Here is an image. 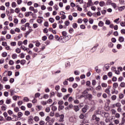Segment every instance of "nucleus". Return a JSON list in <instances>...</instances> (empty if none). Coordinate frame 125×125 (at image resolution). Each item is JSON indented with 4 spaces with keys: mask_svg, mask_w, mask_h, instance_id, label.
Masks as SVG:
<instances>
[{
    "mask_svg": "<svg viewBox=\"0 0 125 125\" xmlns=\"http://www.w3.org/2000/svg\"><path fill=\"white\" fill-rule=\"evenodd\" d=\"M10 103H11V99H7L6 100V104H10Z\"/></svg>",
    "mask_w": 125,
    "mask_h": 125,
    "instance_id": "obj_21",
    "label": "nucleus"
},
{
    "mask_svg": "<svg viewBox=\"0 0 125 125\" xmlns=\"http://www.w3.org/2000/svg\"><path fill=\"white\" fill-rule=\"evenodd\" d=\"M87 107H88V106L85 105V107L82 109L83 113H86V111L87 110Z\"/></svg>",
    "mask_w": 125,
    "mask_h": 125,
    "instance_id": "obj_12",
    "label": "nucleus"
},
{
    "mask_svg": "<svg viewBox=\"0 0 125 125\" xmlns=\"http://www.w3.org/2000/svg\"><path fill=\"white\" fill-rule=\"evenodd\" d=\"M105 24L106 25H110V24H111V21H110V20H107L105 21Z\"/></svg>",
    "mask_w": 125,
    "mask_h": 125,
    "instance_id": "obj_28",
    "label": "nucleus"
},
{
    "mask_svg": "<svg viewBox=\"0 0 125 125\" xmlns=\"http://www.w3.org/2000/svg\"><path fill=\"white\" fill-rule=\"evenodd\" d=\"M125 8V6H121V7H120L119 8H118V10L119 11H123V10H124Z\"/></svg>",
    "mask_w": 125,
    "mask_h": 125,
    "instance_id": "obj_20",
    "label": "nucleus"
},
{
    "mask_svg": "<svg viewBox=\"0 0 125 125\" xmlns=\"http://www.w3.org/2000/svg\"><path fill=\"white\" fill-rule=\"evenodd\" d=\"M16 52L17 53H20V52H21V49H20V48H18L16 49Z\"/></svg>",
    "mask_w": 125,
    "mask_h": 125,
    "instance_id": "obj_44",
    "label": "nucleus"
},
{
    "mask_svg": "<svg viewBox=\"0 0 125 125\" xmlns=\"http://www.w3.org/2000/svg\"><path fill=\"white\" fill-rule=\"evenodd\" d=\"M87 91L86 90H84L83 92L82 93V95H80L79 98H83V97H86V94H87Z\"/></svg>",
    "mask_w": 125,
    "mask_h": 125,
    "instance_id": "obj_1",
    "label": "nucleus"
},
{
    "mask_svg": "<svg viewBox=\"0 0 125 125\" xmlns=\"http://www.w3.org/2000/svg\"><path fill=\"white\" fill-rule=\"evenodd\" d=\"M37 22H38L39 24H42V20L41 19H38L37 20Z\"/></svg>",
    "mask_w": 125,
    "mask_h": 125,
    "instance_id": "obj_29",
    "label": "nucleus"
},
{
    "mask_svg": "<svg viewBox=\"0 0 125 125\" xmlns=\"http://www.w3.org/2000/svg\"><path fill=\"white\" fill-rule=\"evenodd\" d=\"M49 21L51 23H53L54 22V19H53V18H50L49 19Z\"/></svg>",
    "mask_w": 125,
    "mask_h": 125,
    "instance_id": "obj_36",
    "label": "nucleus"
},
{
    "mask_svg": "<svg viewBox=\"0 0 125 125\" xmlns=\"http://www.w3.org/2000/svg\"><path fill=\"white\" fill-rule=\"evenodd\" d=\"M39 115L41 117H44V112L41 111L39 113Z\"/></svg>",
    "mask_w": 125,
    "mask_h": 125,
    "instance_id": "obj_40",
    "label": "nucleus"
},
{
    "mask_svg": "<svg viewBox=\"0 0 125 125\" xmlns=\"http://www.w3.org/2000/svg\"><path fill=\"white\" fill-rule=\"evenodd\" d=\"M44 26H45V27H48V26H49L48 22L45 21L44 23Z\"/></svg>",
    "mask_w": 125,
    "mask_h": 125,
    "instance_id": "obj_63",
    "label": "nucleus"
},
{
    "mask_svg": "<svg viewBox=\"0 0 125 125\" xmlns=\"http://www.w3.org/2000/svg\"><path fill=\"white\" fill-rule=\"evenodd\" d=\"M72 27L74 29H77L78 28V24L74 23L72 24Z\"/></svg>",
    "mask_w": 125,
    "mask_h": 125,
    "instance_id": "obj_25",
    "label": "nucleus"
},
{
    "mask_svg": "<svg viewBox=\"0 0 125 125\" xmlns=\"http://www.w3.org/2000/svg\"><path fill=\"white\" fill-rule=\"evenodd\" d=\"M22 116H23V113L21 112H19L18 113V117L19 119H20V118H21V117H22Z\"/></svg>",
    "mask_w": 125,
    "mask_h": 125,
    "instance_id": "obj_16",
    "label": "nucleus"
},
{
    "mask_svg": "<svg viewBox=\"0 0 125 125\" xmlns=\"http://www.w3.org/2000/svg\"><path fill=\"white\" fill-rule=\"evenodd\" d=\"M14 111H15L16 113H18V111H19V108L18 107H15L14 108Z\"/></svg>",
    "mask_w": 125,
    "mask_h": 125,
    "instance_id": "obj_34",
    "label": "nucleus"
},
{
    "mask_svg": "<svg viewBox=\"0 0 125 125\" xmlns=\"http://www.w3.org/2000/svg\"><path fill=\"white\" fill-rule=\"evenodd\" d=\"M115 117L117 119H120V118H121V115H120L119 113H117L115 114Z\"/></svg>",
    "mask_w": 125,
    "mask_h": 125,
    "instance_id": "obj_23",
    "label": "nucleus"
},
{
    "mask_svg": "<svg viewBox=\"0 0 125 125\" xmlns=\"http://www.w3.org/2000/svg\"><path fill=\"white\" fill-rule=\"evenodd\" d=\"M5 49H6V50H9V51H11V48H10V46L7 45V46L5 47Z\"/></svg>",
    "mask_w": 125,
    "mask_h": 125,
    "instance_id": "obj_39",
    "label": "nucleus"
},
{
    "mask_svg": "<svg viewBox=\"0 0 125 125\" xmlns=\"http://www.w3.org/2000/svg\"><path fill=\"white\" fill-rule=\"evenodd\" d=\"M114 123L115 125H119V124H120V120L118 119L114 120Z\"/></svg>",
    "mask_w": 125,
    "mask_h": 125,
    "instance_id": "obj_43",
    "label": "nucleus"
},
{
    "mask_svg": "<svg viewBox=\"0 0 125 125\" xmlns=\"http://www.w3.org/2000/svg\"><path fill=\"white\" fill-rule=\"evenodd\" d=\"M111 99H112V100H113V101H115V100H116V99H117V96L112 95L111 96Z\"/></svg>",
    "mask_w": 125,
    "mask_h": 125,
    "instance_id": "obj_24",
    "label": "nucleus"
},
{
    "mask_svg": "<svg viewBox=\"0 0 125 125\" xmlns=\"http://www.w3.org/2000/svg\"><path fill=\"white\" fill-rule=\"evenodd\" d=\"M29 10L31 11H33L34 13H37L38 12V9H35L34 7L33 6H30L29 7Z\"/></svg>",
    "mask_w": 125,
    "mask_h": 125,
    "instance_id": "obj_3",
    "label": "nucleus"
},
{
    "mask_svg": "<svg viewBox=\"0 0 125 125\" xmlns=\"http://www.w3.org/2000/svg\"><path fill=\"white\" fill-rule=\"evenodd\" d=\"M120 25L122 27H125V22L124 21H122L120 23Z\"/></svg>",
    "mask_w": 125,
    "mask_h": 125,
    "instance_id": "obj_55",
    "label": "nucleus"
},
{
    "mask_svg": "<svg viewBox=\"0 0 125 125\" xmlns=\"http://www.w3.org/2000/svg\"><path fill=\"white\" fill-rule=\"evenodd\" d=\"M31 14L32 16H33L34 15V14H33V13L32 12H26L25 16L26 17H29V16H30V15H31Z\"/></svg>",
    "mask_w": 125,
    "mask_h": 125,
    "instance_id": "obj_6",
    "label": "nucleus"
},
{
    "mask_svg": "<svg viewBox=\"0 0 125 125\" xmlns=\"http://www.w3.org/2000/svg\"><path fill=\"white\" fill-rule=\"evenodd\" d=\"M115 105L117 108H120V107H122V104H121L120 103H116L115 104Z\"/></svg>",
    "mask_w": 125,
    "mask_h": 125,
    "instance_id": "obj_15",
    "label": "nucleus"
},
{
    "mask_svg": "<svg viewBox=\"0 0 125 125\" xmlns=\"http://www.w3.org/2000/svg\"><path fill=\"white\" fill-rule=\"evenodd\" d=\"M96 90H101V85H99L96 88Z\"/></svg>",
    "mask_w": 125,
    "mask_h": 125,
    "instance_id": "obj_61",
    "label": "nucleus"
},
{
    "mask_svg": "<svg viewBox=\"0 0 125 125\" xmlns=\"http://www.w3.org/2000/svg\"><path fill=\"white\" fill-rule=\"evenodd\" d=\"M57 96H58V97H62V93L57 92Z\"/></svg>",
    "mask_w": 125,
    "mask_h": 125,
    "instance_id": "obj_56",
    "label": "nucleus"
},
{
    "mask_svg": "<svg viewBox=\"0 0 125 125\" xmlns=\"http://www.w3.org/2000/svg\"><path fill=\"white\" fill-rule=\"evenodd\" d=\"M111 88V86L109 87V88H106L105 89V92L106 93H107V94H110V88Z\"/></svg>",
    "mask_w": 125,
    "mask_h": 125,
    "instance_id": "obj_22",
    "label": "nucleus"
},
{
    "mask_svg": "<svg viewBox=\"0 0 125 125\" xmlns=\"http://www.w3.org/2000/svg\"><path fill=\"white\" fill-rule=\"evenodd\" d=\"M1 109L2 111H3V112H4V111H6V109H7L6 105L4 104L3 106L1 107Z\"/></svg>",
    "mask_w": 125,
    "mask_h": 125,
    "instance_id": "obj_11",
    "label": "nucleus"
},
{
    "mask_svg": "<svg viewBox=\"0 0 125 125\" xmlns=\"http://www.w3.org/2000/svg\"><path fill=\"white\" fill-rule=\"evenodd\" d=\"M45 124V123L44 122V121L42 120L39 122V124L40 125H44V124Z\"/></svg>",
    "mask_w": 125,
    "mask_h": 125,
    "instance_id": "obj_50",
    "label": "nucleus"
},
{
    "mask_svg": "<svg viewBox=\"0 0 125 125\" xmlns=\"http://www.w3.org/2000/svg\"><path fill=\"white\" fill-rule=\"evenodd\" d=\"M121 33L122 34V35H125V29H123L121 30Z\"/></svg>",
    "mask_w": 125,
    "mask_h": 125,
    "instance_id": "obj_58",
    "label": "nucleus"
},
{
    "mask_svg": "<svg viewBox=\"0 0 125 125\" xmlns=\"http://www.w3.org/2000/svg\"><path fill=\"white\" fill-rule=\"evenodd\" d=\"M101 85H102V87H107V83H102Z\"/></svg>",
    "mask_w": 125,
    "mask_h": 125,
    "instance_id": "obj_26",
    "label": "nucleus"
},
{
    "mask_svg": "<svg viewBox=\"0 0 125 125\" xmlns=\"http://www.w3.org/2000/svg\"><path fill=\"white\" fill-rule=\"evenodd\" d=\"M24 114H25V116H29V115H30V114H31V113L29 111H25Z\"/></svg>",
    "mask_w": 125,
    "mask_h": 125,
    "instance_id": "obj_51",
    "label": "nucleus"
},
{
    "mask_svg": "<svg viewBox=\"0 0 125 125\" xmlns=\"http://www.w3.org/2000/svg\"><path fill=\"white\" fill-rule=\"evenodd\" d=\"M74 111L76 112H78V111H80V108H79V106L75 105L73 107Z\"/></svg>",
    "mask_w": 125,
    "mask_h": 125,
    "instance_id": "obj_9",
    "label": "nucleus"
},
{
    "mask_svg": "<svg viewBox=\"0 0 125 125\" xmlns=\"http://www.w3.org/2000/svg\"><path fill=\"white\" fill-rule=\"evenodd\" d=\"M33 31V29H29L28 30V31H27L26 33V35H29V34H30V33L32 32V31Z\"/></svg>",
    "mask_w": 125,
    "mask_h": 125,
    "instance_id": "obj_45",
    "label": "nucleus"
},
{
    "mask_svg": "<svg viewBox=\"0 0 125 125\" xmlns=\"http://www.w3.org/2000/svg\"><path fill=\"white\" fill-rule=\"evenodd\" d=\"M111 6L114 8H116L117 7V4H116V3H111Z\"/></svg>",
    "mask_w": 125,
    "mask_h": 125,
    "instance_id": "obj_64",
    "label": "nucleus"
},
{
    "mask_svg": "<svg viewBox=\"0 0 125 125\" xmlns=\"http://www.w3.org/2000/svg\"><path fill=\"white\" fill-rule=\"evenodd\" d=\"M11 46H15L16 45V42H12L10 43Z\"/></svg>",
    "mask_w": 125,
    "mask_h": 125,
    "instance_id": "obj_31",
    "label": "nucleus"
},
{
    "mask_svg": "<svg viewBox=\"0 0 125 125\" xmlns=\"http://www.w3.org/2000/svg\"><path fill=\"white\" fill-rule=\"evenodd\" d=\"M20 56H21V58H24L25 57V54H24L23 53H21Z\"/></svg>",
    "mask_w": 125,
    "mask_h": 125,
    "instance_id": "obj_60",
    "label": "nucleus"
},
{
    "mask_svg": "<svg viewBox=\"0 0 125 125\" xmlns=\"http://www.w3.org/2000/svg\"><path fill=\"white\" fill-rule=\"evenodd\" d=\"M86 98L89 99V100H91L92 99V95L87 93V94L86 95Z\"/></svg>",
    "mask_w": 125,
    "mask_h": 125,
    "instance_id": "obj_4",
    "label": "nucleus"
},
{
    "mask_svg": "<svg viewBox=\"0 0 125 125\" xmlns=\"http://www.w3.org/2000/svg\"><path fill=\"white\" fill-rule=\"evenodd\" d=\"M2 45H3V46H7V42H2Z\"/></svg>",
    "mask_w": 125,
    "mask_h": 125,
    "instance_id": "obj_49",
    "label": "nucleus"
},
{
    "mask_svg": "<svg viewBox=\"0 0 125 125\" xmlns=\"http://www.w3.org/2000/svg\"><path fill=\"white\" fill-rule=\"evenodd\" d=\"M15 12L17 14L19 13V12H20V8H16L15 10Z\"/></svg>",
    "mask_w": 125,
    "mask_h": 125,
    "instance_id": "obj_27",
    "label": "nucleus"
},
{
    "mask_svg": "<svg viewBox=\"0 0 125 125\" xmlns=\"http://www.w3.org/2000/svg\"><path fill=\"white\" fill-rule=\"evenodd\" d=\"M6 121H10L11 120H12V118H11V117L8 116L7 118H6Z\"/></svg>",
    "mask_w": 125,
    "mask_h": 125,
    "instance_id": "obj_54",
    "label": "nucleus"
},
{
    "mask_svg": "<svg viewBox=\"0 0 125 125\" xmlns=\"http://www.w3.org/2000/svg\"><path fill=\"white\" fill-rule=\"evenodd\" d=\"M92 84L94 86L96 84V81L95 80H92Z\"/></svg>",
    "mask_w": 125,
    "mask_h": 125,
    "instance_id": "obj_47",
    "label": "nucleus"
},
{
    "mask_svg": "<svg viewBox=\"0 0 125 125\" xmlns=\"http://www.w3.org/2000/svg\"><path fill=\"white\" fill-rule=\"evenodd\" d=\"M64 104V102H63V101H60L58 103V104H59L60 106H61V105H62V104Z\"/></svg>",
    "mask_w": 125,
    "mask_h": 125,
    "instance_id": "obj_42",
    "label": "nucleus"
},
{
    "mask_svg": "<svg viewBox=\"0 0 125 125\" xmlns=\"http://www.w3.org/2000/svg\"><path fill=\"white\" fill-rule=\"evenodd\" d=\"M33 120L35 121V122H39L40 117H39L38 116H35L34 117Z\"/></svg>",
    "mask_w": 125,
    "mask_h": 125,
    "instance_id": "obj_13",
    "label": "nucleus"
},
{
    "mask_svg": "<svg viewBox=\"0 0 125 125\" xmlns=\"http://www.w3.org/2000/svg\"><path fill=\"white\" fill-rule=\"evenodd\" d=\"M26 63V61L25 60H22L21 61V65H24Z\"/></svg>",
    "mask_w": 125,
    "mask_h": 125,
    "instance_id": "obj_37",
    "label": "nucleus"
},
{
    "mask_svg": "<svg viewBox=\"0 0 125 125\" xmlns=\"http://www.w3.org/2000/svg\"><path fill=\"white\" fill-rule=\"evenodd\" d=\"M64 24L65 26H69V25H70V21H66L64 22Z\"/></svg>",
    "mask_w": 125,
    "mask_h": 125,
    "instance_id": "obj_48",
    "label": "nucleus"
},
{
    "mask_svg": "<svg viewBox=\"0 0 125 125\" xmlns=\"http://www.w3.org/2000/svg\"><path fill=\"white\" fill-rule=\"evenodd\" d=\"M104 116L105 118H108L109 117V113H107V112H105L104 113Z\"/></svg>",
    "mask_w": 125,
    "mask_h": 125,
    "instance_id": "obj_52",
    "label": "nucleus"
},
{
    "mask_svg": "<svg viewBox=\"0 0 125 125\" xmlns=\"http://www.w3.org/2000/svg\"><path fill=\"white\" fill-rule=\"evenodd\" d=\"M74 78L73 77H70L68 79H67V81H69L70 82H74Z\"/></svg>",
    "mask_w": 125,
    "mask_h": 125,
    "instance_id": "obj_62",
    "label": "nucleus"
},
{
    "mask_svg": "<svg viewBox=\"0 0 125 125\" xmlns=\"http://www.w3.org/2000/svg\"><path fill=\"white\" fill-rule=\"evenodd\" d=\"M124 94H120L119 95V97L120 98V99H123V98H124Z\"/></svg>",
    "mask_w": 125,
    "mask_h": 125,
    "instance_id": "obj_57",
    "label": "nucleus"
},
{
    "mask_svg": "<svg viewBox=\"0 0 125 125\" xmlns=\"http://www.w3.org/2000/svg\"><path fill=\"white\" fill-rule=\"evenodd\" d=\"M12 58H13V59H16V58H17V54H13L12 56Z\"/></svg>",
    "mask_w": 125,
    "mask_h": 125,
    "instance_id": "obj_35",
    "label": "nucleus"
},
{
    "mask_svg": "<svg viewBox=\"0 0 125 125\" xmlns=\"http://www.w3.org/2000/svg\"><path fill=\"white\" fill-rule=\"evenodd\" d=\"M92 120L93 121H95L96 122H99V121H100V118H99V117H97V116H96V115L94 114V115L92 116Z\"/></svg>",
    "mask_w": 125,
    "mask_h": 125,
    "instance_id": "obj_2",
    "label": "nucleus"
},
{
    "mask_svg": "<svg viewBox=\"0 0 125 125\" xmlns=\"http://www.w3.org/2000/svg\"><path fill=\"white\" fill-rule=\"evenodd\" d=\"M93 22H94L93 19H89V24H93Z\"/></svg>",
    "mask_w": 125,
    "mask_h": 125,
    "instance_id": "obj_53",
    "label": "nucleus"
},
{
    "mask_svg": "<svg viewBox=\"0 0 125 125\" xmlns=\"http://www.w3.org/2000/svg\"><path fill=\"white\" fill-rule=\"evenodd\" d=\"M2 57H6L7 56V53L4 52L2 53Z\"/></svg>",
    "mask_w": 125,
    "mask_h": 125,
    "instance_id": "obj_33",
    "label": "nucleus"
},
{
    "mask_svg": "<svg viewBox=\"0 0 125 125\" xmlns=\"http://www.w3.org/2000/svg\"><path fill=\"white\" fill-rule=\"evenodd\" d=\"M87 15H88V16H89L90 17H91V16L92 15V13H91V12H88L87 13Z\"/></svg>",
    "mask_w": 125,
    "mask_h": 125,
    "instance_id": "obj_59",
    "label": "nucleus"
},
{
    "mask_svg": "<svg viewBox=\"0 0 125 125\" xmlns=\"http://www.w3.org/2000/svg\"><path fill=\"white\" fill-rule=\"evenodd\" d=\"M21 29L22 31H26V26H25V25H22L21 26Z\"/></svg>",
    "mask_w": 125,
    "mask_h": 125,
    "instance_id": "obj_38",
    "label": "nucleus"
},
{
    "mask_svg": "<svg viewBox=\"0 0 125 125\" xmlns=\"http://www.w3.org/2000/svg\"><path fill=\"white\" fill-rule=\"evenodd\" d=\"M33 27L34 29H37V28L39 27V24H38V23H34L33 24Z\"/></svg>",
    "mask_w": 125,
    "mask_h": 125,
    "instance_id": "obj_30",
    "label": "nucleus"
},
{
    "mask_svg": "<svg viewBox=\"0 0 125 125\" xmlns=\"http://www.w3.org/2000/svg\"><path fill=\"white\" fill-rule=\"evenodd\" d=\"M99 45V44H97L95 46H94L92 49L91 50V52H93L94 51H95L96 50V47Z\"/></svg>",
    "mask_w": 125,
    "mask_h": 125,
    "instance_id": "obj_8",
    "label": "nucleus"
},
{
    "mask_svg": "<svg viewBox=\"0 0 125 125\" xmlns=\"http://www.w3.org/2000/svg\"><path fill=\"white\" fill-rule=\"evenodd\" d=\"M50 120H51V118L49 116H47L45 118V121L46 122H47V123H49Z\"/></svg>",
    "mask_w": 125,
    "mask_h": 125,
    "instance_id": "obj_18",
    "label": "nucleus"
},
{
    "mask_svg": "<svg viewBox=\"0 0 125 125\" xmlns=\"http://www.w3.org/2000/svg\"><path fill=\"white\" fill-rule=\"evenodd\" d=\"M99 5L101 7H103V6H105V2H104V1H101L99 2Z\"/></svg>",
    "mask_w": 125,
    "mask_h": 125,
    "instance_id": "obj_7",
    "label": "nucleus"
},
{
    "mask_svg": "<svg viewBox=\"0 0 125 125\" xmlns=\"http://www.w3.org/2000/svg\"><path fill=\"white\" fill-rule=\"evenodd\" d=\"M99 27H103L104 26V22L102 21H100L98 23Z\"/></svg>",
    "mask_w": 125,
    "mask_h": 125,
    "instance_id": "obj_10",
    "label": "nucleus"
},
{
    "mask_svg": "<svg viewBox=\"0 0 125 125\" xmlns=\"http://www.w3.org/2000/svg\"><path fill=\"white\" fill-rule=\"evenodd\" d=\"M59 122L60 123H62V122H64V115L61 114L60 116V119L59 120Z\"/></svg>",
    "mask_w": 125,
    "mask_h": 125,
    "instance_id": "obj_5",
    "label": "nucleus"
},
{
    "mask_svg": "<svg viewBox=\"0 0 125 125\" xmlns=\"http://www.w3.org/2000/svg\"><path fill=\"white\" fill-rule=\"evenodd\" d=\"M21 48L22 50H24V51H26V50H27V47L23 45L21 46Z\"/></svg>",
    "mask_w": 125,
    "mask_h": 125,
    "instance_id": "obj_19",
    "label": "nucleus"
},
{
    "mask_svg": "<svg viewBox=\"0 0 125 125\" xmlns=\"http://www.w3.org/2000/svg\"><path fill=\"white\" fill-rule=\"evenodd\" d=\"M125 41V38L123 37H119V41L120 42H123Z\"/></svg>",
    "mask_w": 125,
    "mask_h": 125,
    "instance_id": "obj_14",
    "label": "nucleus"
},
{
    "mask_svg": "<svg viewBox=\"0 0 125 125\" xmlns=\"http://www.w3.org/2000/svg\"><path fill=\"white\" fill-rule=\"evenodd\" d=\"M118 86H119V84H118V83H113V87H114V88H117V87H118Z\"/></svg>",
    "mask_w": 125,
    "mask_h": 125,
    "instance_id": "obj_32",
    "label": "nucleus"
},
{
    "mask_svg": "<svg viewBox=\"0 0 125 125\" xmlns=\"http://www.w3.org/2000/svg\"><path fill=\"white\" fill-rule=\"evenodd\" d=\"M120 86L121 87H125V82H122L120 84Z\"/></svg>",
    "mask_w": 125,
    "mask_h": 125,
    "instance_id": "obj_46",
    "label": "nucleus"
},
{
    "mask_svg": "<svg viewBox=\"0 0 125 125\" xmlns=\"http://www.w3.org/2000/svg\"><path fill=\"white\" fill-rule=\"evenodd\" d=\"M111 112L112 115H115L117 113V111L115 109H112L111 110Z\"/></svg>",
    "mask_w": 125,
    "mask_h": 125,
    "instance_id": "obj_17",
    "label": "nucleus"
},
{
    "mask_svg": "<svg viewBox=\"0 0 125 125\" xmlns=\"http://www.w3.org/2000/svg\"><path fill=\"white\" fill-rule=\"evenodd\" d=\"M17 5L16 4V2H13L12 3V7H16Z\"/></svg>",
    "mask_w": 125,
    "mask_h": 125,
    "instance_id": "obj_41",
    "label": "nucleus"
}]
</instances>
